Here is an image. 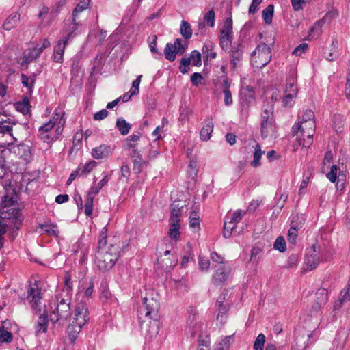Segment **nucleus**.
Returning <instances> with one entry per match:
<instances>
[{
	"label": "nucleus",
	"mask_w": 350,
	"mask_h": 350,
	"mask_svg": "<svg viewBox=\"0 0 350 350\" xmlns=\"http://www.w3.org/2000/svg\"><path fill=\"white\" fill-rule=\"evenodd\" d=\"M57 120V118L55 119V117H53L49 122L39 127L40 131L50 133L52 129L55 126Z\"/></svg>",
	"instance_id": "obj_55"
},
{
	"label": "nucleus",
	"mask_w": 350,
	"mask_h": 350,
	"mask_svg": "<svg viewBox=\"0 0 350 350\" xmlns=\"http://www.w3.org/2000/svg\"><path fill=\"white\" fill-rule=\"evenodd\" d=\"M215 45L211 41L206 42L202 46V51L206 55V59H213L217 57V53L214 51Z\"/></svg>",
	"instance_id": "obj_31"
},
{
	"label": "nucleus",
	"mask_w": 350,
	"mask_h": 350,
	"mask_svg": "<svg viewBox=\"0 0 350 350\" xmlns=\"http://www.w3.org/2000/svg\"><path fill=\"white\" fill-rule=\"evenodd\" d=\"M198 169L199 165L198 161L196 159L190 160L187 171L189 177L194 180L198 176Z\"/></svg>",
	"instance_id": "obj_43"
},
{
	"label": "nucleus",
	"mask_w": 350,
	"mask_h": 350,
	"mask_svg": "<svg viewBox=\"0 0 350 350\" xmlns=\"http://www.w3.org/2000/svg\"><path fill=\"white\" fill-rule=\"evenodd\" d=\"M314 134H312L311 136H308V135H305V137H303L301 135L299 137L300 142L299 144H302V146L305 148H309L313 142V136Z\"/></svg>",
	"instance_id": "obj_61"
},
{
	"label": "nucleus",
	"mask_w": 350,
	"mask_h": 350,
	"mask_svg": "<svg viewBox=\"0 0 350 350\" xmlns=\"http://www.w3.org/2000/svg\"><path fill=\"white\" fill-rule=\"evenodd\" d=\"M141 135L140 133L135 135L133 134L129 136L126 139V150H139L137 148L138 142L140 140Z\"/></svg>",
	"instance_id": "obj_36"
},
{
	"label": "nucleus",
	"mask_w": 350,
	"mask_h": 350,
	"mask_svg": "<svg viewBox=\"0 0 350 350\" xmlns=\"http://www.w3.org/2000/svg\"><path fill=\"white\" fill-rule=\"evenodd\" d=\"M337 16L338 13L334 11H330L327 12L323 18L314 23V24L310 30V35L311 36L312 33H314V35L319 36L321 33V30L323 25L326 23L327 20L329 19V21H331Z\"/></svg>",
	"instance_id": "obj_19"
},
{
	"label": "nucleus",
	"mask_w": 350,
	"mask_h": 350,
	"mask_svg": "<svg viewBox=\"0 0 350 350\" xmlns=\"http://www.w3.org/2000/svg\"><path fill=\"white\" fill-rule=\"evenodd\" d=\"M183 206H180L179 204L173 203L169 221H180V217L182 215V208Z\"/></svg>",
	"instance_id": "obj_38"
},
{
	"label": "nucleus",
	"mask_w": 350,
	"mask_h": 350,
	"mask_svg": "<svg viewBox=\"0 0 350 350\" xmlns=\"http://www.w3.org/2000/svg\"><path fill=\"white\" fill-rule=\"evenodd\" d=\"M82 326L73 322L70 323L68 327V338L71 343H74L77 338L78 334L82 329Z\"/></svg>",
	"instance_id": "obj_32"
},
{
	"label": "nucleus",
	"mask_w": 350,
	"mask_h": 350,
	"mask_svg": "<svg viewBox=\"0 0 350 350\" xmlns=\"http://www.w3.org/2000/svg\"><path fill=\"white\" fill-rule=\"evenodd\" d=\"M230 302H226L224 304L217 305L218 308V314L217 319H218L219 317H226L228 314V312L230 309Z\"/></svg>",
	"instance_id": "obj_56"
},
{
	"label": "nucleus",
	"mask_w": 350,
	"mask_h": 350,
	"mask_svg": "<svg viewBox=\"0 0 350 350\" xmlns=\"http://www.w3.org/2000/svg\"><path fill=\"white\" fill-rule=\"evenodd\" d=\"M219 38L232 40V19L231 17L224 20L223 26L219 31Z\"/></svg>",
	"instance_id": "obj_22"
},
{
	"label": "nucleus",
	"mask_w": 350,
	"mask_h": 350,
	"mask_svg": "<svg viewBox=\"0 0 350 350\" xmlns=\"http://www.w3.org/2000/svg\"><path fill=\"white\" fill-rule=\"evenodd\" d=\"M273 248L280 252H284L286 250V241L283 237H278L274 242Z\"/></svg>",
	"instance_id": "obj_47"
},
{
	"label": "nucleus",
	"mask_w": 350,
	"mask_h": 350,
	"mask_svg": "<svg viewBox=\"0 0 350 350\" xmlns=\"http://www.w3.org/2000/svg\"><path fill=\"white\" fill-rule=\"evenodd\" d=\"M15 202L14 197L9 198V204H5L0 208V219L4 221L8 220L12 223L16 222L18 224H22L24 217L21 215L20 209L16 206Z\"/></svg>",
	"instance_id": "obj_4"
},
{
	"label": "nucleus",
	"mask_w": 350,
	"mask_h": 350,
	"mask_svg": "<svg viewBox=\"0 0 350 350\" xmlns=\"http://www.w3.org/2000/svg\"><path fill=\"white\" fill-rule=\"evenodd\" d=\"M232 336H226L217 344L216 350H228Z\"/></svg>",
	"instance_id": "obj_49"
},
{
	"label": "nucleus",
	"mask_w": 350,
	"mask_h": 350,
	"mask_svg": "<svg viewBox=\"0 0 350 350\" xmlns=\"http://www.w3.org/2000/svg\"><path fill=\"white\" fill-rule=\"evenodd\" d=\"M199 267L202 271H208L210 267V261L207 258L199 256Z\"/></svg>",
	"instance_id": "obj_64"
},
{
	"label": "nucleus",
	"mask_w": 350,
	"mask_h": 350,
	"mask_svg": "<svg viewBox=\"0 0 350 350\" xmlns=\"http://www.w3.org/2000/svg\"><path fill=\"white\" fill-rule=\"evenodd\" d=\"M334 126L337 133H340L343 128L345 118L343 116L336 114L334 116Z\"/></svg>",
	"instance_id": "obj_46"
},
{
	"label": "nucleus",
	"mask_w": 350,
	"mask_h": 350,
	"mask_svg": "<svg viewBox=\"0 0 350 350\" xmlns=\"http://www.w3.org/2000/svg\"><path fill=\"white\" fill-rule=\"evenodd\" d=\"M49 314L46 311L41 314L37 321L36 325V334L38 335L39 332L46 333L48 330Z\"/></svg>",
	"instance_id": "obj_24"
},
{
	"label": "nucleus",
	"mask_w": 350,
	"mask_h": 350,
	"mask_svg": "<svg viewBox=\"0 0 350 350\" xmlns=\"http://www.w3.org/2000/svg\"><path fill=\"white\" fill-rule=\"evenodd\" d=\"M20 20V15L18 13L10 14L3 24V29L9 31L14 28Z\"/></svg>",
	"instance_id": "obj_30"
},
{
	"label": "nucleus",
	"mask_w": 350,
	"mask_h": 350,
	"mask_svg": "<svg viewBox=\"0 0 350 350\" xmlns=\"http://www.w3.org/2000/svg\"><path fill=\"white\" fill-rule=\"evenodd\" d=\"M337 49H338V41L336 38H334L332 41L331 44V49L329 53L327 55L325 53V58L328 61H334L338 57V53H337Z\"/></svg>",
	"instance_id": "obj_42"
},
{
	"label": "nucleus",
	"mask_w": 350,
	"mask_h": 350,
	"mask_svg": "<svg viewBox=\"0 0 350 350\" xmlns=\"http://www.w3.org/2000/svg\"><path fill=\"white\" fill-rule=\"evenodd\" d=\"M265 151L261 150V146L259 144H256L254 146V152L253 154V161L251 162V166L257 167L261 165L260 159Z\"/></svg>",
	"instance_id": "obj_37"
},
{
	"label": "nucleus",
	"mask_w": 350,
	"mask_h": 350,
	"mask_svg": "<svg viewBox=\"0 0 350 350\" xmlns=\"http://www.w3.org/2000/svg\"><path fill=\"white\" fill-rule=\"evenodd\" d=\"M338 172V166L336 165H333L331 168L330 171L327 174L326 176L328 178V180L334 183L337 180V178L341 176L340 174H339L338 176H337Z\"/></svg>",
	"instance_id": "obj_51"
},
{
	"label": "nucleus",
	"mask_w": 350,
	"mask_h": 350,
	"mask_svg": "<svg viewBox=\"0 0 350 350\" xmlns=\"http://www.w3.org/2000/svg\"><path fill=\"white\" fill-rule=\"evenodd\" d=\"M79 25L80 23L77 22V18H72V21L68 20L65 21L61 31L62 38L70 42L77 35L80 33V31L78 30Z\"/></svg>",
	"instance_id": "obj_11"
},
{
	"label": "nucleus",
	"mask_w": 350,
	"mask_h": 350,
	"mask_svg": "<svg viewBox=\"0 0 350 350\" xmlns=\"http://www.w3.org/2000/svg\"><path fill=\"white\" fill-rule=\"evenodd\" d=\"M237 226L232 223H229L227 219L224 222L223 235L225 238H229L232 231L236 228Z\"/></svg>",
	"instance_id": "obj_50"
},
{
	"label": "nucleus",
	"mask_w": 350,
	"mask_h": 350,
	"mask_svg": "<svg viewBox=\"0 0 350 350\" xmlns=\"http://www.w3.org/2000/svg\"><path fill=\"white\" fill-rule=\"evenodd\" d=\"M30 107V102L27 96H24L22 100L15 103L16 109L23 115H26L29 112Z\"/></svg>",
	"instance_id": "obj_35"
},
{
	"label": "nucleus",
	"mask_w": 350,
	"mask_h": 350,
	"mask_svg": "<svg viewBox=\"0 0 350 350\" xmlns=\"http://www.w3.org/2000/svg\"><path fill=\"white\" fill-rule=\"evenodd\" d=\"M148 42L150 48V51L151 53L153 55V57L156 59H162L163 53L159 51L157 44V35H152L148 38Z\"/></svg>",
	"instance_id": "obj_27"
},
{
	"label": "nucleus",
	"mask_w": 350,
	"mask_h": 350,
	"mask_svg": "<svg viewBox=\"0 0 350 350\" xmlns=\"http://www.w3.org/2000/svg\"><path fill=\"white\" fill-rule=\"evenodd\" d=\"M276 125L273 117V107L270 106L265 109L261 114L260 131L263 139L273 136L275 131Z\"/></svg>",
	"instance_id": "obj_5"
},
{
	"label": "nucleus",
	"mask_w": 350,
	"mask_h": 350,
	"mask_svg": "<svg viewBox=\"0 0 350 350\" xmlns=\"http://www.w3.org/2000/svg\"><path fill=\"white\" fill-rule=\"evenodd\" d=\"M114 148L108 144H101L92 150V155L96 159H102L112 154Z\"/></svg>",
	"instance_id": "obj_17"
},
{
	"label": "nucleus",
	"mask_w": 350,
	"mask_h": 350,
	"mask_svg": "<svg viewBox=\"0 0 350 350\" xmlns=\"http://www.w3.org/2000/svg\"><path fill=\"white\" fill-rule=\"evenodd\" d=\"M13 339L12 334L3 328H0V341L3 342H10Z\"/></svg>",
	"instance_id": "obj_57"
},
{
	"label": "nucleus",
	"mask_w": 350,
	"mask_h": 350,
	"mask_svg": "<svg viewBox=\"0 0 350 350\" xmlns=\"http://www.w3.org/2000/svg\"><path fill=\"white\" fill-rule=\"evenodd\" d=\"M319 262L320 257L319 256L317 247L312 245L306 254L305 263L310 270H312L317 268Z\"/></svg>",
	"instance_id": "obj_16"
},
{
	"label": "nucleus",
	"mask_w": 350,
	"mask_h": 350,
	"mask_svg": "<svg viewBox=\"0 0 350 350\" xmlns=\"http://www.w3.org/2000/svg\"><path fill=\"white\" fill-rule=\"evenodd\" d=\"M190 64L194 66H200L202 65V56L197 50H193L189 57L184 55L180 61L179 70L183 74L189 72Z\"/></svg>",
	"instance_id": "obj_8"
},
{
	"label": "nucleus",
	"mask_w": 350,
	"mask_h": 350,
	"mask_svg": "<svg viewBox=\"0 0 350 350\" xmlns=\"http://www.w3.org/2000/svg\"><path fill=\"white\" fill-rule=\"evenodd\" d=\"M120 247L111 245L106 251H98L96 254V264L100 271H107L116 263L120 256Z\"/></svg>",
	"instance_id": "obj_1"
},
{
	"label": "nucleus",
	"mask_w": 350,
	"mask_h": 350,
	"mask_svg": "<svg viewBox=\"0 0 350 350\" xmlns=\"http://www.w3.org/2000/svg\"><path fill=\"white\" fill-rule=\"evenodd\" d=\"M244 49L243 40H238L230 47L228 51L230 58V68L234 71L241 68L244 57Z\"/></svg>",
	"instance_id": "obj_6"
},
{
	"label": "nucleus",
	"mask_w": 350,
	"mask_h": 350,
	"mask_svg": "<svg viewBox=\"0 0 350 350\" xmlns=\"http://www.w3.org/2000/svg\"><path fill=\"white\" fill-rule=\"evenodd\" d=\"M69 42L62 37L58 40L53 49V59L54 62L57 63L63 62L65 48Z\"/></svg>",
	"instance_id": "obj_18"
},
{
	"label": "nucleus",
	"mask_w": 350,
	"mask_h": 350,
	"mask_svg": "<svg viewBox=\"0 0 350 350\" xmlns=\"http://www.w3.org/2000/svg\"><path fill=\"white\" fill-rule=\"evenodd\" d=\"M265 342V336L263 334H259L254 343V350H263Z\"/></svg>",
	"instance_id": "obj_48"
},
{
	"label": "nucleus",
	"mask_w": 350,
	"mask_h": 350,
	"mask_svg": "<svg viewBox=\"0 0 350 350\" xmlns=\"http://www.w3.org/2000/svg\"><path fill=\"white\" fill-rule=\"evenodd\" d=\"M309 130V126L306 122H300L295 124L292 127V133L293 135H297L298 132L300 131L301 135L303 137H305V135H307V133Z\"/></svg>",
	"instance_id": "obj_41"
},
{
	"label": "nucleus",
	"mask_w": 350,
	"mask_h": 350,
	"mask_svg": "<svg viewBox=\"0 0 350 350\" xmlns=\"http://www.w3.org/2000/svg\"><path fill=\"white\" fill-rule=\"evenodd\" d=\"M14 152L25 161H29L31 159V146L24 143L18 144L14 148Z\"/></svg>",
	"instance_id": "obj_21"
},
{
	"label": "nucleus",
	"mask_w": 350,
	"mask_h": 350,
	"mask_svg": "<svg viewBox=\"0 0 350 350\" xmlns=\"http://www.w3.org/2000/svg\"><path fill=\"white\" fill-rule=\"evenodd\" d=\"M308 44L306 43L300 44L293 51L292 54L296 56H301L305 53L308 49Z\"/></svg>",
	"instance_id": "obj_63"
},
{
	"label": "nucleus",
	"mask_w": 350,
	"mask_h": 350,
	"mask_svg": "<svg viewBox=\"0 0 350 350\" xmlns=\"http://www.w3.org/2000/svg\"><path fill=\"white\" fill-rule=\"evenodd\" d=\"M90 0H82L75 7L72 12V18H77L79 13L88 9Z\"/></svg>",
	"instance_id": "obj_44"
},
{
	"label": "nucleus",
	"mask_w": 350,
	"mask_h": 350,
	"mask_svg": "<svg viewBox=\"0 0 350 350\" xmlns=\"http://www.w3.org/2000/svg\"><path fill=\"white\" fill-rule=\"evenodd\" d=\"M243 218V213L241 210H237L233 213L230 217H226V219H228L229 223H232L237 226Z\"/></svg>",
	"instance_id": "obj_53"
},
{
	"label": "nucleus",
	"mask_w": 350,
	"mask_h": 350,
	"mask_svg": "<svg viewBox=\"0 0 350 350\" xmlns=\"http://www.w3.org/2000/svg\"><path fill=\"white\" fill-rule=\"evenodd\" d=\"M301 122H306L309 126V130L307 133L308 136H311L312 134L315 133V120H314V113L312 110H306L302 116V120Z\"/></svg>",
	"instance_id": "obj_23"
},
{
	"label": "nucleus",
	"mask_w": 350,
	"mask_h": 350,
	"mask_svg": "<svg viewBox=\"0 0 350 350\" xmlns=\"http://www.w3.org/2000/svg\"><path fill=\"white\" fill-rule=\"evenodd\" d=\"M328 301L327 290L321 288L317 290L315 294V299L312 306L310 311L311 316L317 315L322 308H323Z\"/></svg>",
	"instance_id": "obj_12"
},
{
	"label": "nucleus",
	"mask_w": 350,
	"mask_h": 350,
	"mask_svg": "<svg viewBox=\"0 0 350 350\" xmlns=\"http://www.w3.org/2000/svg\"><path fill=\"white\" fill-rule=\"evenodd\" d=\"M8 134L12 137L14 141H16V139L12 136V125L10 122L7 120L0 121V136L3 137L4 135ZM5 142H0V146L1 147L5 146Z\"/></svg>",
	"instance_id": "obj_29"
},
{
	"label": "nucleus",
	"mask_w": 350,
	"mask_h": 350,
	"mask_svg": "<svg viewBox=\"0 0 350 350\" xmlns=\"http://www.w3.org/2000/svg\"><path fill=\"white\" fill-rule=\"evenodd\" d=\"M299 228H300L299 226L294 227L293 224L291 225V228L288 230V241L291 243H294L295 242L296 238L297 237V231L299 229Z\"/></svg>",
	"instance_id": "obj_60"
},
{
	"label": "nucleus",
	"mask_w": 350,
	"mask_h": 350,
	"mask_svg": "<svg viewBox=\"0 0 350 350\" xmlns=\"http://www.w3.org/2000/svg\"><path fill=\"white\" fill-rule=\"evenodd\" d=\"M212 282L215 286H222L228 280L230 271L224 265H217L214 267Z\"/></svg>",
	"instance_id": "obj_14"
},
{
	"label": "nucleus",
	"mask_w": 350,
	"mask_h": 350,
	"mask_svg": "<svg viewBox=\"0 0 350 350\" xmlns=\"http://www.w3.org/2000/svg\"><path fill=\"white\" fill-rule=\"evenodd\" d=\"M213 122L212 120H211L202 127L200 132V137L202 141H207L211 138V133L213 131Z\"/></svg>",
	"instance_id": "obj_34"
},
{
	"label": "nucleus",
	"mask_w": 350,
	"mask_h": 350,
	"mask_svg": "<svg viewBox=\"0 0 350 350\" xmlns=\"http://www.w3.org/2000/svg\"><path fill=\"white\" fill-rule=\"evenodd\" d=\"M142 75H140L137 77L136 79H135L132 83L131 94L137 95L139 93V84L141 83Z\"/></svg>",
	"instance_id": "obj_62"
},
{
	"label": "nucleus",
	"mask_w": 350,
	"mask_h": 350,
	"mask_svg": "<svg viewBox=\"0 0 350 350\" xmlns=\"http://www.w3.org/2000/svg\"><path fill=\"white\" fill-rule=\"evenodd\" d=\"M160 308L159 302L152 298L144 297L142 306L138 310V317L141 321H145L143 318L157 321L159 318V310Z\"/></svg>",
	"instance_id": "obj_3"
},
{
	"label": "nucleus",
	"mask_w": 350,
	"mask_h": 350,
	"mask_svg": "<svg viewBox=\"0 0 350 350\" xmlns=\"http://www.w3.org/2000/svg\"><path fill=\"white\" fill-rule=\"evenodd\" d=\"M27 298L32 303V308L37 310L38 312H41V293L40 289L38 287L37 284L34 286L29 285L27 289Z\"/></svg>",
	"instance_id": "obj_15"
},
{
	"label": "nucleus",
	"mask_w": 350,
	"mask_h": 350,
	"mask_svg": "<svg viewBox=\"0 0 350 350\" xmlns=\"http://www.w3.org/2000/svg\"><path fill=\"white\" fill-rule=\"evenodd\" d=\"M57 304L50 314V319L53 323L63 324L70 316V299H64L57 297Z\"/></svg>",
	"instance_id": "obj_2"
},
{
	"label": "nucleus",
	"mask_w": 350,
	"mask_h": 350,
	"mask_svg": "<svg viewBox=\"0 0 350 350\" xmlns=\"http://www.w3.org/2000/svg\"><path fill=\"white\" fill-rule=\"evenodd\" d=\"M241 113L244 115L247 113V108L255 102V92L252 86L247 85L242 88L239 93Z\"/></svg>",
	"instance_id": "obj_9"
},
{
	"label": "nucleus",
	"mask_w": 350,
	"mask_h": 350,
	"mask_svg": "<svg viewBox=\"0 0 350 350\" xmlns=\"http://www.w3.org/2000/svg\"><path fill=\"white\" fill-rule=\"evenodd\" d=\"M347 334L345 330L337 332L336 336L333 340V350H343Z\"/></svg>",
	"instance_id": "obj_25"
},
{
	"label": "nucleus",
	"mask_w": 350,
	"mask_h": 350,
	"mask_svg": "<svg viewBox=\"0 0 350 350\" xmlns=\"http://www.w3.org/2000/svg\"><path fill=\"white\" fill-rule=\"evenodd\" d=\"M39 228H41L46 234L51 235L54 237L59 236V231L57 225L52 223L51 221H46L44 224H40Z\"/></svg>",
	"instance_id": "obj_26"
},
{
	"label": "nucleus",
	"mask_w": 350,
	"mask_h": 350,
	"mask_svg": "<svg viewBox=\"0 0 350 350\" xmlns=\"http://www.w3.org/2000/svg\"><path fill=\"white\" fill-rule=\"evenodd\" d=\"M298 88L297 87V77L293 71H291L286 78L285 94H291L293 96H297Z\"/></svg>",
	"instance_id": "obj_20"
},
{
	"label": "nucleus",
	"mask_w": 350,
	"mask_h": 350,
	"mask_svg": "<svg viewBox=\"0 0 350 350\" xmlns=\"http://www.w3.org/2000/svg\"><path fill=\"white\" fill-rule=\"evenodd\" d=\"M63 291L66 292L67 295H72V282L71 280V275L68 271L66 272L64 277V286Z\"/></svg>",
	"instance_id": "obj_45"
},
{
	"label": "nucleus",
	"mask_w": 350,
	"mask_h": 350,
	"mask_svg": "<svg viewBox=\"0 0 350 350\" xmlns=\"http://www.w3.org/2000/svg\"><path fill=\"white\" fill-rule=\"evenodd\" d=\"M189 322L187 323L185 331L187 332V334H190L191 337H194L197 332L196 329V323L194 322L195 316L193 315L192 317V319L189 318Z\"/></svg>",
	"instance_id": "obj_52"
},
{
	"label": "nucleus",
	"mask_w": 350,
	"mask_h": 350,
	"mask_svg": "<svg viewBox=\"0 0 350 350\" xmlns=\"http://www.w3.org/2000/svg\"><path fill=\"white\" fill-rule=\"evenodd\" d=\"M116 126L122 135H126L130 129H131V124L127 122L123 118H118L116 122Z\"/></svg>",
	"instance_id": "obj_33"
},
{
	"label": "nucleus",
	"mask_w": 350,
	"mask_h": 350,
	"mask_svg": "<svg viewBox=\"0 0 350 350\" xmlns=\"http://www.w3.org/2000/svg\"><path fill=\"white\" fill-rule=\"evenodd\" d=\"M274 12V6L269 4L265 9L262 10V15L265 23L269 25L272 23L273 16Z\"/></svg>",
	"instance_id": "obj_40"
},
{
	"label": "nucleus",
	"mask_w": 350,
	"mask_h": 350,
	"mask_svg": "<svg viewBox=\"0 0 350 350\" xmlns=\"http://www.w3.org/2000/svg\"><path fill=\"white\" fill-rule=\"evenodd\" d=\"M188 48V42L181 38H176L174 42L166 44L163 51L165 58L172 62L175 61L177 55H183Z\"/></svg>",
	"instance_id": "obj_7"
},
{
	"label": "nucleus",
	"mask_w": 350,
	"mask_h": 350,
	"mask_svg": "<svg viewBox=\"0 0 350 350\" xmlns=\"http://www.w3.org/2000/svg\"><path fill=\"white\" fill-rule=\"evenodd\" d=\"M148 164V161H135V162H133V172L135 173V174H140L143 169L146 167Z\"/></svg>",
	"instance_id": "obj_59"
},
{
	"label": "nucleus",
	"mask_w": 350,
	"mask_h": 350,
	"mask_svg": "<svg viewBox=\"0 0 350 350\" xmlns=\"http://www.w3.org/2000/svg\"><path fill=\"white\" fill-rule=\"evenodd\" d=\"M89 319V312L86 305L83 302L78 303L75 308L72 322L83 327Z\"/></svg>",
	"instance_id": "obj_13"
},
{
	"label": "nucleus",
	"mask_w": 350,
	"mask_h": 350,
	"mask_svg": "<svg viewBox=\"0 0 350 350\" xmlns=\"http://www.w3.org/2000/svg\"><path fill=\"white\" fill-rule=\"evenodd\" d=\"M96 165L97 163L94 160H92L86 163L80 170V175L90 173L96 166Z\"/></svg>",
	"instance_id": "obj_58"
},
{
	"label": "nucleus",
	"mask_w": 350,
	"mask_h": 350,
	"mask_svg": "<svg viewBox=\"0 0 350 350\" xmlns=\"http://www.w3.org/2000/svg\"><path fill=\"white\" fill-rule=\"evenodd\" d=\"M215 14L213 9L208 10L207 13L204 16V20L207 23V25L210 27H213L215 25Z\"/></svg>",
	"instance_id": "obj_54"
},
{
	"label": "nucleus",
	"mask_w": 350,
	"mask_h": 350,
	"mask_svg": "<svg viewBox=\"0 0 350 350\" xmlns=\"http://www.w3.org/2000/svg\"><path fill=\"white\" fill-rule=\"evenodd\" d=\"M258 54L255 57V63L257 68H262L267 66L271 59V49L269 46L264 42L258 45Z\"/></svg>",
	"instance_id": "obj_10"
},
{
	"label": "nucleus",
	"mask_w": 350,
	"mask_h": 350,
	"mask_svg": "<svg viewBox=\"0 0 350 350\" xmlns=\"http://www.w3.org/2000/svg\"><path fill=\"white\" fill-rule=\"evenodd\" d=\"M180 221H170L169 237L176 242L180 239Z\"/></svg>",
	"instance_id": "obj_28"
},
{
	"label": "nucleus",
	"mask_w": 350,
	"mask_h": 350,
	"mask_svg": "<svg viewBox=\"0 0 350 350\" xmlns=\"http://www.w3.org/2000/svg\"><path fill=\"white\" fill-rule=\"evenodd\" d=\"M180 32L185 40L191 38L192 36L191 25L187 21L183 20L180 27Z\"/></svg>",
	"instance_id": "obj_39"
}]
</instances>
